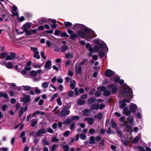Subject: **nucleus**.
<instances>
[{
	"instance_id": "obj_1",
	"label": "nucleus",
	"mask_w": 151,
	"mask_h": 151,
	"mask_svg": "<svg viewBox=\"0 0 151 151\" xmlns=\"http://www.w3.org/2000/svg\"><path fill=\"white\" fill-rule=\"evenodd\" d=\"M129 99H124L123 101H121L120 102V108L123 109V113L125 114L126 116H128L131 113V111L132 113L135 112L137 108V106L135 104L133 103L131 104L129 106V109L130 111L128 110V108H124L126 106V104L125 102L129 103Z\"/></svg>"
},
{
	"instance_id": "obj_2",
	"label": "nucleus",
	"mask_w": 151,
	"mask_h": 151,
	"mask_svg": "<svg viewBox=\"0 0 151 151\" xmlns=\"http://www.w3.org/2000/svg\"><path fill=\"white\" fill-rule=\"evenodd\" d=\"M78 34L81 38H84L88 40L95 37L93 35V32L88 29L86 28L83 31H79L78 32Z\"/></svg>"
},
{
	"instance_id": "obj_3",
	"label": "nucleus",
	"mask_w": 151,
	"mask_h": 151,
	"mask_svg": "<svg viewBox=\"0 0 151 151\" xmlns=\"http://www.w3.org/2000/svg\"><path fill=\"white\" fill-rule=\"evenodd\" d=\"M123 88L122 93L123 95L129 96V97L131 99L132 98V92L130 88L127 85L124 84L123 86Z\"/></svg>"
},
{
	"instance_id": "obj_4",
	"label": "nucleus",
	"mask_w": 151,
	"mask_h": 151,
	"mask_svg": "<svg viewBox=\"0 0 151 151\" xmlns=\"http://www.w3.org/2000/svg\"><path fill=\"white\" fill-rule=\"evenodd\" d=\"M94 43L97 44L101 48H104L106 47V45L104 42H101L99 39H95L93 40Z\"/></svg>"
},
{
	"instance_id": "obj_5",
	"label": "nucleus",
	"mask_w": 151,
	"mask_h": 151,
	"mask_svg": "<svg viewBox=\"0 0 151 151\" xmlns=\"http://www.w3.org/2000/svg\"><path fill=\"white\" fill-rule=\"evenodd\" d=\"M125 119V117L124 116H122L120 118L119 120L121 122H124V124H123V125L125 126L127 130L128 131H130L132 130V127H130L129 125L127 124V122H125L124 120Z\"/></svg>"
},
{
	"instance_id": "obj_6",
	"label": "nucleus",
	"mask_w": 151,
	"mask_h": 151,
	"mask_svg": "<svg viewBox=\"0 0 151 151\" xmlns=\"http://www.w3.org/2000/svg\"><path fill=\"white\" fill-rule=\"evenodd\" d=\"M70 112L69 110L65 109H63L60 112L59 114V116L61 117L68 115Z\"/></svg>"
},
{
	"instance_id": "obj_7",
	"label": "nucleus",
	"mask_w": 151,
	"mask_h": 151,
	"mask_svg": "<svg viewBox=\"0 0 151 151\" xmlns=\"http://www.w3.org/2000/svg\"><path fill=\"white\" fill-rule=\"evenodd\" d=\"M46 132L45 129L44 128H42L38 130L36 133V135L37 137L42 136V135L45 134Z\"/></svg>"
},
{
	"instance_id": "obj_8",
	"label": "nucleus",
	"mask_w": 151,
	"mask_h": 151,
	"mask_svg": "<svg viewBox=\"0 0 151 151\" xmlns=\"http://www.w3.org/2000/svg\"><path fill=\"white\" fill-rule=\"evenodd\" d=\"M76 73L81 74L82 73L81 67L77 64H76L74 67Z\"/></svg>"
},
{
	"instance_id": "obj_9",
	"label": "nucleus",
	"mask_w": 151,
	"mask_h": 151,
	"mask_svg": "<svg viewBox=\"0 0 151 151\" xmlns=\"http://www.w3.org/2000/svg\"><path fill=\"white\" fill-rule=\"evenodd\" d=\"M15 55L14 52H11L10 55L7 56L5 58L6 60H11L14 59L15 57Z\"/></svg>"
},
{
	"instance_id": "obj_10",
	"label": "nucleus",
	"mask_w": 151,
	"mask_h": 151,
	"mask_svg": "<svg viewBox=\"0 0 151 151\" xmlns=\"http://www.w3.org/2000/svg\"><path fill=\"white\" fill-rule=\"evenodd\" d=\"M20 100L22 101H24L25 103L27 102L30 101V97L28 95H24L23 97L21 98Z\"/></svg>"
},
{
	"instance_id": "obj_11",
	"label": "nucleus",
	"mask_w": 151,
	"mask_h": 151,
	"mask_svg": "<svg viewBox=\"0 0 151 151\" xmlns=\"http://www.w3.org/2000/svg\"><path fill=\"white\" fill-rule=\"evenodd\" d=\"M52 65L51 61L48 60L46 62L44 67L46 70H49L51 69Z\"/></svg>"
},
{
	"instance_id": "obj_12",
	"label": "nucleus",
	"mask_w": 151,
	"mask_h": 151,
	"mask_svg": "<svg viewBox=\"0 0 151 151\" xmlns=\"http://www.w3.org/2000/svg\"><path fill=\"white\" fill-rule=\"evenodd\" d=\"M31 23L30 22L26 23L23 26V30L24 32H26L28 29L31 27Z\"/></svg>"
},
{
	"instance_id": "obj_13",
	"label": "nucleus",
	"mask_w": 151,
	"mask_h": 151,
	"mask_svg": "<svg viewBox=\"0 0 151 151\" xmlns=\"http://www.w3.org/2000/svg\"><path fill=\"white\" fill-rule=\"evenodd\" d=\"M114 72L109 69H107L105 73V76L107 77H109L112 76Z\"/></svg>"
},
{
	"instance_id": "obj_14",
	"label": "nucleus",
	"mask_w": 151,
	"mask_h": 151,
	"mask_svg": "<svg viewBox=\"0 0 151 151\" xmlns=\"http://www.w3.org/2000/svg\"><path fill=\"white\" fill-rule=\"evenodd\" d=\"M134 119V117L132 116H129L127 119V123H128L130 125H133V121Z\"/></svg>"
},
{
	"instance_id": "obj_15",
	"label": "nucleus",
	"mask_w": 151,
	"mask_h": 151,
	"mask_svg": "<svg viewBox=\"0 0 151 151\" xmlns=\"http://www.w3.org/2000/svg\"><path fill=\"white\" fill-rule=\"evenodd\" d=\"M41 144L43 145H47L49 144V142L46 139V138H44L41 141Z\"/></svg>"
},
{
	"instance_id": "obj_16",
	"label": "nucleus",
	"mask_w": 151,
	"mask_h": 151,
	"mask_svg": "<svg viewBox=\"0 0 151 151\" xmlns=\"http://www.w3.org/2000/svg\"><path fill=\"white\" fill-rule=\"evenodd\" d=\"M76 82L74 80H72L70 81V86L72 89H73L76 85Z\"/></svg>"
},
{
	"instance_id": "obj_17",
	"label": "nucleus",
	"mask_w": 151,
	"mask_h": 151,
	"mask_svg": "<svg viewBox=\"0 0 151 151\" xmlns=\"http://www.w3.org/2000/svg\"><path fill=\"white\" fill-rule=\"evenodd\" d=\"M14 69L18 72L21 71V70L22 69V66L21 64H19L18 65H16L14 66Z\"/></svg>"
},
{
	"instance_id": "obj_18",
	"label": "nucleus",
	"mask_w": 151,
	"mask_h": 151,
	"mask_svg": "<svg viewBox=\"0 0 151 151\" xmlns=\"http://www.w3.org/2000/svg\"><path fill=\"white\" fill-rule=\"evenodd\" d=\"M91 108L96 110H98L99 109V106L98 103H96L91 106Z\"/></svg>"
},
{
	"instance_id": "obj_19",
	"label": "nucleus",
	"mask_w": 151,
	"mask_h": 151,
	"mask_svg": "<svg viewBox=\"0 0 151 151\" xmlns=\"http://www.w3.org/2000/svg\"><path fill=\"white\" fill-rule=\"evenodd\" d=\"M5 65L6 68L9 69H11L13 67V64L10 62L5 63Z\"/></svg>"
},
{
	"instance_id": "obj_20",
	"label": "nucleus",
	"mask_w": 151,
	"mask_h": 151,
	"mask_svg": "<svg viewBox=\"0 0 151 151\" xmlns=\"http://www.w3.org/2000/svg\"><path fill=\"white\" fill-rule=\"evenodd\" d=\"M74 56V55H73V53H68L65 54V58L68 59L72 58Z\"/></svg>"
},
{
	"instance_id": "obj_21",
	"label": "nucleus",
	"mask_w": 151,
	"mask_h": 151,
	"mask_svg": "<svg viewBox=\"0 0 151 151\" xmlns=\"http://www.w3.org/2000/svg\"><path fill=\"white\" fill-rule=\"evenodd\" d=\"M45 114V113L42 111H37L35 112L33 114V117H36L35 116L36 115H37L38 114H40L41 115H43Z\"/></svg>"
},
{
	"instance_id": "obj_22",
	"label": "nucleus",
	"mask_w": 151,
	"mask_h": 151,
	"mask_svg": "<svg viewBox=\"0 0 151 151\" xmlns=\"http://www.w3.org/2000/svg\"><path fill=\"white\" fill-rule=\"evenodd\" d=\"M38 120L36 119H33L31 122V125L32 127H34L37 123Z\"/></svg>"
},
{
	"instance_id": "obj_23",
	"label": "nucleus",
	"mask_w": 151,
	"mask_h": 151,
	"mask_svg": "<svg viewBox=\"0 0 151 151\" xmlns=\"http://www.w3.org/2000/svg\"><path fill=\"white\" fill-rule=\"evenodd\" d=\"M85 120H86L90 124H92L93 122V119L90 118H86L85 119Z\"/></svg>"
},
{
	"instance_id": "obj_24",
	"label": "nucleus",
	"mask_w": 151,
	"mask_h": 151,
	"mask_svg": "<svg viewBox=\"0 0 151 151\" xmlns=\"http://www.w3.org/2000/svg\"><path fill=\"white\" fill-rule=\"evenodd\" d=\"M30 76L33 77H36L37 75V72L34 70H32L30 72Z\"/></svg>"
},
{
	"instance_id": "obj_25",
	"label": "nucleus",
	"mask_w": 151,
	"mask_h": 151,
	"mask_svg": "<svg viewBox=\"0 0 151 151\" xmlns=\"http://www.w3.org/2000/svg\"><path fill=\"white\" fill-rule=\"evenodd\" d=\"M1 97H3L5 99H7L8 98L7 94L5 93H4L2 91L0 92V98Z\"/></svg>"
},
{
	"instance_id": "obj_26",
	"label": "nucleus",
	"mask_w": 151,
	"mask_h": 151,
	"mask_svg": "<svg viewBox=\"0 0 151 151\" xmlns=\"http://www.w3.org/2000/svg\"><path fill=\"white\" fill-rule=\"evenodd\" d=\"M42 86L44 88H46L49 86V83L47 82H44L42 84Z\"/></svg>"
},
{
	"instance_id": "obj_27",
	"label": "nucleus",
	"mask_w": 151,
	"mask_h": 151,
	"mask_svg": "<svg viewBox=\"0 0 151 151\" xmlns=\"http://www.w3.org/2000/svg\"><path fill=\"white\" fill-rule=\"evenodd\" d=\"M59 139L56 137H52L51 139V141L52 142H57L59 141Z\"/></svg>"
},
{
	"instance_id": "obj_28",
	"label": "nucleus",
	"mask_w": 151,
	"mask_h": 151,
	"mask_svg": "<svg viewBox=\"0 0 151 151\" xmlns=\"http://www.w3.org/2000/svg\"><path fill=\"white\" fill-rule=\"evenodd\" d=\"M90 141L89 143L90 144H94L95 143V138L93 136H91L90 137Z\"/></svg>"
},
{
	"instance_id": "obj_29",
	"label": "nucleus",
	"mask_w": 151,
	"mask_h": 151,
	"mask_svg": "<svg viewBox=\"0 0 151 151\" xmlns=\"http://www.w3.org/2000/svg\"><path fill=\"white\" fill-rule=\"evenodd\" d=\"M83 112L84 115L88 116L90 114V111L89 110L85 109L83 111Z\"/></svg>"
},
{
	"instance_id": "obj_30",
	"label": "nucleus",
	"mask_w": 151,
	"mask_h": 151,
	"mask_svg": "<svg viewBox=\"0 0 151 151\" xmlns=\"http://www.w3.org/2000/svg\"><path fill=\"white\" fill-rule=\"evenodd\" d=\"M100 49H104V48H101L99 46H98V45H95L94 46V49L95 52H98Z\"/></svg>"
},
{
	"instance_id": "obj_31",
	"label": "nucleus",
	"mask_w": 151,
	"mask_h": 151,
	"mask_svg": "<svg viewBox=\"0 0 151 151\" xmlns=\"http://www.w3.org/2000/svg\"><path fill=\"white\" fill-rule=\"evenodd\" d=\"M103 116V114L101 113H99L97 114L95 116V117L98 119H101Z\"/></svg>"
},
{
	"instance_id": "obj_32",
	"label": "nucleus",
	"mask_w": 151,
	"mask_h": 151,
	"mask_svg": "<svg viewBox=\"0 0 151 151\" xmlns=\"http://www.w3.org/2000/svg\"><path fill=\"white\" fill-rule=\"evenodd\" d=\"M57 81L59 83H62L63 82V79L61 76H58L57 78Z\"/></svg>"
},
{
	"instance_id": "obj_33",
	"label": "nucleus",
	"mask_w": 151,
	"mask_h": 151,
	"mask_svg": "<svg viewBox=\"0 0 151 151\" xmlns=\"http://www.w3.org/2000/svg\"><path fill=\"white\" fill-rule=\"evenodd\" d=\"M58 96V94L57 93H55L52 96V97L50 101L52 102L54 99L57 97Z\"/></svg>"
},
{
	"instance_id": "obj_34",
	"label": "nucleus",
	"mask_w": 151,
	"mask_h": 151,
	"mask_svg": "<svg viewBox=\"0 0 151 151\" xmlns=\"http://www.w3.org/2000/svg\"><path fill=\"white\" fill-rule=\"evenodd\" d=\"M85 101L83 100L79 99L77 101L78 103L80 105H83L85 103Z\"/></svg>"
},
{
	"instance_id": "obj_35",
	"label": "nucleus",
	"mask_w": 151,
	"mask_h": 151,
	"mask_svg": "<svg viewBox=\"0 0 151 151\" xmlns=\"http://www.w3.org/2000/svg\"><path fill=\"white\" fill-rule=\"evenodd\" d=\"M77 35L76 34L73 33L70 35V38L73 40H74L77 37Z\"/></svg>"
},
{
	"instance_id": "obj_36",
	"label": "nucleus",
	"mask_w": 151,
	"mask_h": 151,
	"mask_svg": "<svg viewBox=\"0 0 151 151\" xmlns=\"http://www.w3.org/2000/svg\"><path fill=\"white\" fill-rule=\"evenodd\" d=\"M64 24V25L66 27H71L72 25V24L71 23L68 22H65Z\"/></svg>"
},
{
	"instance_id": "obj_37",
	"label": "nucleus",
	"mask_w": 151,
	"mask_h": 151,
	"mask_svg": "<svg viewBox=\"0 0 151 151\" xmlns=\"http://www.w3.org/2000/svg\"><path fill=\"white\" fill-rule=\"evenodd\" d=\"M57 102L58 104L60 106L62 104V102L61 101V98L59 97L57 99Z\"/></svg>"
},
{
	"instance_id": "obj_38",
	"label": "nucleus",
	"mask_w": 151,
	"mask_h": 151,
	"mask_svg": "<svg viewBox=\"0 0 151 151\" xmlns=\"http://www.w3.org/2000/svg\"><path fill=\"white\" fill-rule=\"evenodd\" d=\"M96 101V99L95 98H92L89 99L88 100V103L89 104L95 102Z\"/></svg>"
},
{
	"instance_id": "obj_39",
	"label": "nucleus",
	"mask_w": 151,
	"mask_h": 151,
	"mask_svg": "<svg viewBox=\"0 0 151 151\" xmlns=\"http://www.w3.org/2000/svg\"><path fill=\"white\" fill-rule=\"evenodd\" d=\"M71 106V105L70 104H68L64 106L63 109H65L68 110L70 108Z\"/></svg>"
},
{
	"instance_id": "obj_40",
	"label": "nucleus",
	"mask_w": 151,
	"mask_h": 151,
	"mask_svg": "<svg viewBox=\"0 0 151 151\" xmlns=\"http://www.w3.org/2000/svg\"><path fill=\"white\" fill-rule=\"evenodd\" d=\"M111 126L112 128H116L117 127V124L113 120H111Z\"/></svg>"
},
{
	"instance_id": "obj_41",
	"label": "nucleus",
	"mask_w": 151,
	"mask_h": 151,
	"mask_svg": "<svg viewBox=\"0 0 151 151\" xmlns=\"http://www.w3.org/2000/svg\"><path fill=\"white\" fill-rule=\"evenodd\" d=\"M33 57L38 59H40V57L39 55V52H37L34 54Z\"/></svg>"
},
{
	"instance_id": "obj_42",
	"label": "nucleus",
	"mask_w": 151,
	"mask_h": 151,
	"mask_svg": "<svg viewBox=\"0 0 151 151\" xmlns=\"http://www.w3.org/2000/svg\"><path fill=\"white\" fill-rule=\"evenodd\" d=\"M110 94V92L109 91H104L103 93V95L104 96H109Z\"/></svg>"
},
{
	"instance_id": "obj_43",
	"label": "nucleus",
	"mask_w": 151,
	"mask_h": 151,
	"mask_svg": "<svg viewBox=\"0 0 151 151\" xmlns=\"http://www.w3.org/2000/svg\"><path fill=\"white\" fill-rule=\"evenodd\" d=\"M21 73L24 77H27V76L28 75V74L27 73V72L24 70H23L21 71Z\"/></svg>"
},
{
	"instance_id": "obj_44",
	"label": "nucleus",
	"mask_w": 151,
	"mask_h": 151,
	"mask_svg": "<svg viewBox=\"0 0 151 151\" xmlns=\"http://www.w3.org/2000/svg\"><path fill=\"white\" fill-rule=\"evenodd\" d=\"M139 139V136H137L135 138H134L132 142L133 143H135L138 142Z\"/></svg>"
},
{
	"instance_id": "obj_45",
	"label": "nucleus",
	"mask_w": 151,
	"mask_h": 151,
	"mask_svg": "<svg viewBox=\"0 0 151 151\" xmlns=\"http://www.w3.org/2000/svg\"><path fill=\"white\" fill-rule=\"evenodd\" d=\"M30 48L31 50L34 52V54L35 53L37 52H39L38 51V49L37 48L31 47Z\"/></svg>"
},
{
	"instance_id": "obj_46",
	"label": "nucleus",
	"mask_w": 151,
	"mask_h": 151,
	"mask_svg": "<svg viewBox=\"0 0 151 151\" xmlns=\"http://www.w3.org/2000/svg\"><path fill=\"white\" fill-rule=\"evenodd\" d=\"M107 134H111V133L113 134H115V132L114 131L112 130H111V128H109L108 130L107 131Z\"/></svg>"
},
{
	"instance_id": "obj_47",
	"label": "nucleus",
	"mask_w": 151,
	"mask_h": 151,
	"mask_svg": "<svg viewBox=\"0 0 151 151\" xmlns=\"http://www.w3.org/2000/svg\"><path fill=\"white\" fill-rule=\"evenodd\" d=\"M101 93L99 91H97L96 92L95 96L96 97H99L101 96Z\"/></svg>"
},
{
	"instance_id": "obj_48",
	"label": "nucleus",
	"mask_w": 151,
	"mask_h": 151,
	"mask_svg": "<svg viewBox=\"0 0 151 151\" xmlns=\"http://www.w3.org/2000/svg\"><path fill=\"white\" fill-rule=\"evenodd\" d=\"M104 55V52L103 51H100L99 53V56L100 58H103Z\"/></svg>"
},
{
	"instance_id": "obj_49",
	"label": "nucleus",
	"mask_w": 151,
	"mask_h": 151,
	"mask_svg": "<svg viewBox=\"0 0 151 151\" xmlns=\"http://www.w3.org/2000/svg\"><path fill=\"white\" fill-rule=\"evenodd\" d=\"M74 94V92L72 91H70L68 94V95L70 97H72Z\"/></svg>"
},
{
	"instance_id": "obj_50",
	"label": "nucleus",
	"mask_w": 151,
	"mask_h": 151,
	"mask_svg": "<svg viewBox=\"0 0 151 151\" xmlns=\"http://www.w3.org/2000/svg\"><path fill=\"white\" fill-rule=\"evenodd\" d=\"M68 49V47L65 46V45H63V46L61 48V50H62V51L63 52L64 51L67 50Z\"/></svg>"
},
{
	"instance_id": "obj_51",
	"label": "nucleus",
	"mask_w": 151,
	"mask_h": 151,
	"mask_svg": "<svg viewBox=\"0 0 151 151\" xmlns=\"http://www.w3.org/2000/svg\"><path fill=\"white\" fill-rule=\"evenodd\" d=\"M63 149L65 151H68L69 147L67 145H64L63 146Z\"/></svg>"
},
{
	"instance_id": "obj_52",
	"label": "nucleus",
	"mask_w": 151,
	"mask_h": 151,
	"mask_svg": "<svg viewBox=\"0 0 151 151\" xmlns=\"http://www.w3.org/2000/svg\"><path fill=\"white\" fill-rule=\"evenodd\" d=\"M80 117L78 116H72L71 117V119L72 120H78L79 119Z\"/></svg>"
},
{
	"instance_id": "obj_53",
	"label": "nucleus",
	"mask_w": 151,
	"mask_h": 151,
	"mask_svg": "<svg viewBox=\"0 0 151 151\" xmlns=\"http://www.w3.org/2000/svg\"><path fill=\"white\" fill-rule=\"evenodd\" d=\"M17 18L20 22H22L25 20V18L24 17L22 16L19 18V15H17Z\"/></svg>"
},
{
	"instance_id": "obj_54",
	"label": "nucleus",
	"mask_w": 151,
	"mask_h": 151,
	"mask_svg": "<svg viewBox=\"0 0 151 151\" xmlns=\"http://www.w3.org/2000/svg\"><path fill=\"white\" fill-rule=\"evenodd\" d=\"M87 61V60L85 59L82 61H81L79 63V65L80 66H82L85 63H86Z\"/></svg>"
},
{
	"instance_id": "obj_55",
	"label": "nucleus",
	"mask_w": 151,
	"mask_h": 151,
	"mask_svg": "<svg viewBox=\"0 0 151 151\" xmlns=\"http://www.w3.org/2000/svg\"><path fill=\"white\" fill-rule=\"evenodd\" d=\"M24 88L25 91H28L29 90L31 89V87L29 86H26L24 87Z\"/></svg>"
},
{
	"instance_id": "obj_56",
	"label": "nucleus",
	"mask_w": 151,
	"mask_h": 151,
	"mask_svg": "<svg viewBox=\"0 0 151 151\" xmlns=\"http://www.w3.org/2000/svg\"><path fill=\"white\" fill-rule=\"evenodd\" d=\"M70 61L69 60H68L66 62L65 65V68H67L68 67V65L70 64Z\"/></svg>"
},
{
	"instance_id": "obj_57",
	"label": "nucleus",
	"mask_w": 151,
	"mask_h": 151,
	"mask_svg": "<svg viewBox=\"0 0 151 151\" xmlns=\"http://www.w3.org/2000/svg\"><path fill=\"white\" fill-rule=\"evenodd\" d=\"M70 133L69 131H67L63 133V135L65 137H67L69 135Z\"/></svg>"
},
{
	"instance_id": "obj_58",
	"label": "nucleus",
	"mask_w": 151,
	"mask_h": 151,
	"mask_svg": "<svg viewBox=\"0 0 151 151\" xmlns=\"http://www.w3.org/2000/svg\"><path fill=\"white\" fill-rule=\"evenodd\" d=\"M8 106L6 104L4 105L2 107V110L3 111H5L6 110V109L7 108Z\"/></svg>"
},
{
	"instance_id": "obj_59",
	"label": "nucleus",
	"mask_w": 151,
	"mask_h": 151,
	"mask_svg": "<svg viewBox=\"0 0 151 151\" xmlns=\"http://www.w3.org/2000/svg\"><path fill=\"white\" fill-rule=\"evenodd\" d=\"M24 112V108L23 107H21L19 111V116H21L23 114Z\"/></svg>"
},
{
	"instance_id": "obj_60",
	"label": "nucleus",
	"mask_w": 151,
	"mask_h": 151,
	"mask_svg": "<svg viewBox=\"0 0 151 151\" xmlns=\"http://www.w3.org/2000/svg\"><path fill=\"white\" fill-rule=\"evenodd\" d=\"M80 137L82 139H85L86 138V136L85 135L82 134H80Z\"/></svg>"
},
{
	"instance_id": "obj_61",
	"label": "nucleus",
	"mask_w": 151,
	"mask_h": 151,
	"mask_svg": "<svg viewBox=\"0 0 151 151\" xmlns=\"http://www.w3.org/2000/svg\"><path fill=\"white\" fill-rule=\"evenodd\" d=\"M40 20L41 21H40V24H42L43 23L47 21V19L45 18H42Z\"/></svg>"
},
{
	"instance_id": "obj_62",
	"label": "nucleus",
	"mask_w": 151,
	"mask_h": 151,
	"mask_svg": "<svg viewBox=\"0 0 151 151\" xmlns=\"http://www.w3.org/2000/svg\"><path fill=\"white\" fill-rule=\"evenodd\" d=\"M57 80V78L56 76H54L51 79V81L53 83H54Z\"/></svg>"
},
{
	"instance_id": "obj_63",
	"label": "nucleus",
	"mask_w": 151,
	"mask_h": 151,
	"mask_svg": "<svg viewBox=\"0 0 151 151\" xmlns=\"http://www.w3.org/2000/svg\"><path fill=\"white\" fill-rule=\"evenodd\" d=\"M58 146V145H53L51 149L52 151H54L55 150L56 147Z\"/></svg>"
},
{
	"instance_id": "obj_64",
	"label": "nucleus",
	"mask_w": 151,
	"mask_h": 151,
	"mask_svg": "<svg viewBox=\"0 0 151 151\" xmlns=\"http://www.w3.org/2000/svg\"><path fill=\"white\" fill-rule=\"evenodd\" d=\"M61 36L62 37H68L69 36V35L66 32L62 33L61 34Z\"/></svg>"
}]
</instances>
